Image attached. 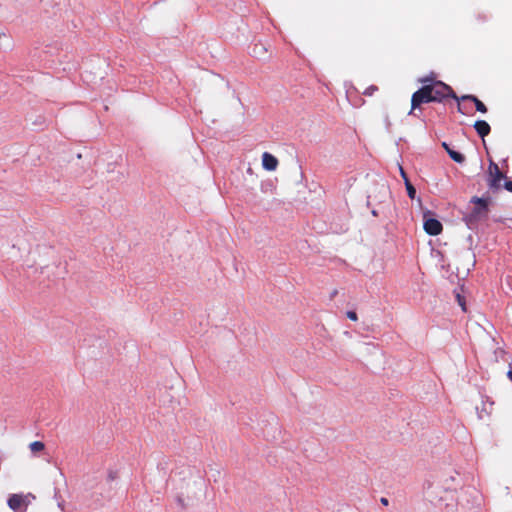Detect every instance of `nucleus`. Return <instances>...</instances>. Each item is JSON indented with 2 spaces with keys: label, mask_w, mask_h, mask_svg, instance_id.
<instances>
[{
  "label": "nucleus",
  "mask_w": 512,
  "mask_h": 512,
  "mask_svg": "<svg viewBox=\"0 0 512 512\" xmlns=\"http://www.w3.org/2000/svg\"><path fill=\"white\" fill-rule=\"evenodd\" d=\"M428 85L433 102H441L447 97H452L456 100H459V98L454 94L451 87L441 81H436Z\"/></svg>",
  "instance_id": "obj_1"
},
{
  "label": "nucleus",
  "mask_w": 512,
  "mask_h": 512,
  "mask_svg": "<svg viewBox=\"0 0 512 512\" xmlns=\"http://www.w3.org/2000/svg\"><path fill=\"white\" fill-rule=\"evenodd\" d=\"M461 99L462 100H471V101H473L475 103L477 111H479L481 113H486L487 112L486 106L477 97H475L473 95H466V96H463Z\"/></svg>",
  "instance_id": "obj_9"
},
{
  "label": "nucleus",
  "mask_w": 512,
  "mask_h": 512,
  "mask_svg": "<svg viewBox=\"0 0 512 512\" xmlns=\"http://www.w3.org/2000/svg\"><path fill=\"white\" fill-rule=\"evenodd\" d=\"M504 176L500 171L498 165L494 162H491L489 165V186L490 188L497 189L501 185V181Z\"/></svg>",
  "instance_id": "obj_4"
},
{
  "label": "nucleus",
  "mask_w": 512,
  "mask_h": 512,
  "mask_svg": "<svg viewBox=\"0 0 512 512\" xmlns=\"http://www.w3.org/2000/svg\"><path fill=\"white\" fill-rule=\"evenodd\" d=\"M423 227L427 234L433 236L440 234L442 231L441 222L434 218H425Z\"/></svg>",
  "instance_id": "obj_5"
},
{
  "label": "nucleus",
  "mask_w": 512,
  "mask_h": 512,
  "mask_svg": "<svg viewBox=\"0 0 512 512\" xmlns=\"http://www.w3.org/2000/svg\"><path fill=\"white\" fill-rule=\"evenodd\" d=\"M474 128L477 131L478 135L482 138H484L490 133V126L484 120H477L474 124Z\"/></svg>",
  "instance_id": "obj_7"
},
{
  "label": "nucleus",
  "mask_w": 512,
  "mask_h": 512,
  "mask_svg": "<svg viewBox=\"0 0 512 512\" xmlns=\"http://www.w3.org/2000/svg\"><path fill=\"white\" fill-rule=\"evenodd\" d=\"M507 377L512 382V370L508 371Z\"/></svg>",
  "instance_id": "obj_19"
},
{
  "label": "nucleus",
  "mask_w": 512,
  "mask_h": 512,
  "mask_svg": "<svg viewBox=\"0 0 512 512\" xmlns=\"http://www.w3.org/2000/svg\"><path fill=\"white\" fill-rule=\"evenodd\" d=\"M505 188H506L508 191L512 192V181H506V182H505Z\"/></svg>",
  "instance_id": "obj_16"
},
{
  "label": "nucleus",
  "mask_w": 512,
  "mask_h": 512,
  "mask_svg": "<svg viewBox=\"0 0 512 512\" xmlns=\"http://www.w3.org/2000/svg\"><path fill=\"white\" fill-rule=\"evenodd\" d=\"M473 202H475L478 205H480L481 209L486 210L487 205H486V201L485 200H483L481 198H474Z\"/></svg>",
  "instance_id": "obj_13"
},
{
  "label": "nucleus",
  "mask_w": 512,
  "mask_h": 512,
  "mask_svg": "<svg viewBox=\"0 0 512 512\" xmlns=\"http://www.w3.org/2000/svg\"><path fill=\"white\" fill-rule=\"evenodd\" d=\"M405 186L407 190V194L410 199H414L416 197V189L414 186L410 183L408 178H405Z\"/></svg>",
  "instance_id": "obj_12"
},
{
  "label": "nucleus",
  "mask_w": 512,
  "mask_h": 512,
  "mask_svg": "<svg viewBox=\"0 0 512 512\" xmlns=\"http://www.w3.org/2000/svg\"><path fill=\"white\" fill-rule=\"evenodd\" d=\"M457 298H458V301H459L460 306L462 307V310H463V311H465V305H464V303L462 302L460 295H457Z\"/></svg>",
  "instance_id": "obj_18"
},
{
  "label": "nucleus",
  "mask_w": 512,
  "mask_h": 512,
  "mask_svg": "<svg viewBox=\"0 0 512 512\" xmlns=\"http://www.w3.org/2000/svg\"><path fill=\"white\" fill-rule=\"evenodd\" d=\"M381 502L384 504V505H387L388 504V500L386 498H382L381 499Z\"/></svg>",
  "instance_id": "obj_20"
},
{
  "label": "nucleus",
  "mask_w": 512,
  "mask_h": 512,
  "mask_svg": "<svg viewBox=\"0 0 512 512\" xmlns=\"http://www.w3.org/2000/svg\"><path fill=\"white\" fill-rule=\"evenodd\" d=\"M346 315L352 321H356L358 319L357 314L354 311H348Z\"/></svg>",
  "instance_id": "obj_14"
},
{
  "label": "nucleus",
  "mask_w": 512,
  "mask_h": 512,
  "mask_svg": "<svg viewBox=\"0 0 512 512\" xmlns=\"http://www.w3.org/2000/svg\"><path fill=\"white\" fill-rule=\"evenodd\" d=\"M433 102L430 94L429 85L425 84L422 88L416 91L412 95L411 99V111L409 114H412L413 111L419 107L423 103Z\"/></svg>",
  "instance_id": "obj_3"
},
{
  "label": "nucleus",
  "mask_w": 512,
  "mask_h": 512,
  "mask_svg": "<svg viewBox=\"0 0 512 512\" xmlns=\"http://www.w3.org/2000/svg\"><path fill=\"white\" fill-rule=\"evenodd\" d=\"M262 166L267 171H274L278 166V160L272 154L264 152L262 155Z\"/></svg>",
  "instance_id": "obj_6"
},
{
  "label": "nucleus",
  "mask_w": 512,
  "mask_h": 512,
  "mask_svg": "<svg viewBox=\"0 0 512 512\" xmlns=\"http://www.w3.org/2000/svg\"><path fill=\"white\" fill-rule=\"evenodd\" d=\"M442 146L444 147V149L447 151V153L449 154V156H450V157H451L455 162H457V163H463V162H464L465 157H464L461 153H459V152H457V151H455V150H452L446 142H443V143H442Z\"/></svg>",
  "instance_id": "obj_8"
},
{
  "label": "nucleus",
  "mask_w": 512,
  "mask_h": 512,
  "mask_svg": "<svg viewBox=\"0 0 512 512\" xmlns=\"http://www.w3.org/2000/svg\"><path fill=\"white\" fill-rule=\"evenodd\" d=\"M35 496L31 493L27 494H11L7 504L14 512H25Z\"/></svg>",
  "instance_id": "obj_2"
},
{
  "label": "nucleus",
  "mask_w": 512,
  "mask_h": 512,
  "mask_svg": "<svg viewBox=\"0 0 512 512\" xmlns=\"http://www.w3.org/2000/svg\"><path fill=\"white\" fill-rule=\"evenodd\" d=\"M267 52V49L264 45L262 44H256L254 47H253V55L255 57H258V58H263L264 55L266 54Z\"/></svg>",
  "instance_id": "obj_10"
},
{
  "label": "nucleus",
  "mask_w": 512,
  "mask_h": 512,
  "mask_svg": "<svg viewBox=\"0 0 512 512\" xmlns=\"http://www.w3.org/2000/svg\"><path fill=\"white\" fill-rule=\"evenodd\" d=\"M422 83H426L427 82V79H421L420 80Z\"/></svg>",
  "instance_id": "obj_21"
},
{
  "label": "nucleus",
  "mask_w": 512,
  "mask_h": 512,
  "mask_svg": "<svg viewBox=\"0 0 512 512\" xmlns=\"http://www.w3.org/2000/svg\"><path fill=\"white\" fill-rule=\"evenodd\" d=\"M399 170H400L402 178L405 180V178H407L405 171L403 170V168L401 166H399Z\"/></svg>",
  "instance_id": "obj_17"
},
{
  "label": "nucleus",
  "mask_w": 512,
  "mask_h": 512,
  "mask_svg": "<svg viewBox=\"0 0 512 512\" xmlns=\"http://www.w3.org/2000/svg\"><path fill=\"white\" fill-rule=\"evenodd\" d=\"M377 88L375 86H371L369 88H367V90L365 91V94L366 95H372V93L376 90Z\"/></svg>",
  "instance_id": "obj_15"
},
{
  "label": "nucleus",
  "mask_w": 512,
  "mask_h": 512,
  "mask_svg": "<svg viewBox=\"0 0 512 512\" xmlns=\"http://www.w3.org/2000/svg\"><path fill=\"white\" fill-rule=\"evenodd\" d=\"M29 448L32 453H38V452H41L42 450H44L45 445L41 441H34V442L30 443Z\"/></svg>",
  "instance_id": "obj_11"
}]
</instances>
